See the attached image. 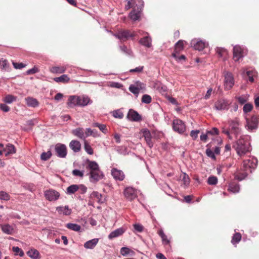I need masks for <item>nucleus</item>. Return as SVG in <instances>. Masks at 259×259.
Segmentation results:
<instances>
[{
  "mask_svg": "<svg viewBox=\"0 0 259 259\" xmlns=\"http://www.w3.org/2000/svg\"><path fill=\"white\" fill-rule=\"evenodd\" d=\"M246 124L245 128L249 131L255 130L258 127L259 123L258 118L256 116H252L251 118H245Z\"/></svg>",
  "mask_w": 259,
  "mask_h": 259,
  "instance_id": "6",
  "label": "nucleus"
},
{
  "mask_svg": "<svg viewBox=\"0 0 259 259\" xmlns=\"http://www.w3.org/2000/svg\"><path fill=\"white\" fill-rule=\"evenodd\" d=\"M246 54V50L240 46H235L233 48V59L234 61H239Z\"/></svg>",
  "mask_w": 259,
  "mask_h": 259,
  "instance_id": "7",
  "label": "nucleus"
},
{
  "mask_svg": "<svg viewBox=\"0 0 259 259\" xmlns=\"http://www.w3.org/2000/svg\"><path fill=\"white\" fill-rule=\"evenodd\" d=\"M206 154L207 156H208L209 157H210L212 159H215V156L214 153L210 148H207L206 150Z\"/></svg>",
  "mask_w": 259,
  "mask_h": 259,
  "instance_id": "60",
  "label": "nucleus"
},
{
  "mask_svg": "<svg viewBox=\"0 0 259 259\" xmlns=\"http://www.w3.org/2000/svg\"><path fill=\"white\" fill-rule=\"evenodd\" d=\"M52 156V153L51 151H48L46 152H43L40 155V158L41 160L46 161L48 160Z\"/></svg>",
  "mask_w": 259,
  "mask_h": 259,
  "instance_id": "49",
  "label": "nucleus"
},
{
  "mask_svg": "<svg viewBox=\"0 0 259 259\" xmlns=\"http://www.w3.org/2000/svg\"><path fill=\"white\" fill-rule=\"evenodd\" d=\"M69 147L74 152H78L81 149V144L77 140H72L69 143Z\"/></svg>",
  "mask_w": 259,
  "mask_h": 259,
  "instance_id": "25",
  "label": "nucleus"
},
{
  "mask_svg": "<svg viewBox=\"0 0 259 259\" xmlns=\"http://www.w3.org/2000/svg\"><path fill=\"white\" fill-rule=\"evenodd\" d=\"M85 135L86 138L90 136H92L94 137H97L99 136V134L97 130H92L91 128H86Z\"/></svg>",
  "mask_w": 259,
  "mask_h": 259,
  "instance_id": "40",
  "label": "nucleus"
},
{
  "mask_svg": "<svg viewBox=\"0 0 259 259\" xmlns=\"http://www.w3.org/2000/svg\"><path fill=\"white\" fill-rule=\"evenodd\" d=\"M112 115L116 118L122 119L123 117V113L121 109L114 110L112 112Z\"/></svg>",
  "mask_w": 259,
  "mask_h": 259,
  "instance_id": "44",
  "label": "nucleus"
},
{
  "mask_svg": "<svg viewBox=\"0 0 259 259\" xmlns=\"http://www.w3.org/2000/svg\"><path fill=\"white\" fill-rule=\"evenodd\" d=\"M0 63L2 69L7 70L9 68V64L7 60L2 59L0 61Z\"/></svg>",
  "mask_w": 259,
  "mask_h": 259,
  "instance_id": "57",
  "label": "nucleus"
},
{
  "mask_svg": "<svg viewBox=\"0 0 259 259\" xmlns=\"http://www.w3.org/2000/svg\"><path fill=\"white\" fill-rule=\"evenodd\" d=\"M55 152L58 157L65 158L67 154V147L65 144L57 143L55 146Z\"/></svg>",
  "mask_w": 259,
  "mask_h": 259,
  "instance_id": "11",
  "label": "nucleus"
},
{
  "mask_svg": "<svg viewBox=\"0 0 259 259\" xmlns=\"http://www.w3.org/2000/svg\"><path fill=\"white\" fill-rule=\"evenodd\" d=\"M139 3V5L138 6L136 5V6L134 7L132 11L129 14L130 18L134 21L138 20L140 17L141 12L144 7V2L143 0H140Z\"/></svg>",
  "mask_w": 259,
  "mask_h": 259,
  "instance_id": "5",
  "label": "nucleus"
},
{
  "mask_svg": "<svg viewBox=\"0 0 259 259\" xmlns=\"http://www.w3.org/2000/svg\"><path fill=\"white\" fill-rule=\"evenodd\" d=\"M56 210L60 214H63L65 215H69L71 213L72 210L69 208L68 206H58L56 208Z\"/></svg>",
  "mask_w": 259,
  "mask_h": 259,
  "instance_id": "23",
  "label": "nucleus"
},
{
  "mask_svg": "<svg viewBox=\"0 0 259 259\" xmlns=\"http://www.w3.org/2000/svg\"><path fill=\"white\" fill-rule=\"evenodd\" d=\"M152 101L150 96L145 94L142 96V102L145 104H149Z\"/></svg>",
  "mask_w": 259,
  "mask_h": 259,
  "instance_id": "54",
  "label": "nucleus"
},
{
  "mask_svg": "<svg viewBox=\"0 0 259 259\" xmlns=\"http://www.w3.org/2000/svg\"><path fill=\"white\" fill-rule=\"evenodd\" d=\"M257 164V160L255 157L244 160L240 170L237 171L235 175V179L238 181L244 179L249 172H252V169L256 168Z\"/></svg>",
  "mask_w": 259,
  "mask_h": 259,
  "instance_id": "2",
  "label": "nucleus"
},
{
  "mask_svg": "<svg viewBox=\"0 0 259 259\" xmlns=\"http://www.w3.org/2000/svg\"><path fill=\"white\" fill-rule=\"evenodd\" d=\"M241 236L240 234L236 233L233 235L231 242L233 244H235V243H238L241 240Z\"/></svg>",
  "mask_w": 259,
  "mask_h": 259,
  "instance_id": "51",
  "label": "nucleus"
},
{
  "mask_svg": "<svg viewBox=\"0 0 259 259\" xmlns=\"http://www.w3.org/2000/svg\"><path fill=\"white\" fill-rule=\"evenodd\" d=\"M249 138L247 136H240L239 139L233 143V147L238 155L241 156L250 151V143L248 141Z\"/></svg>",
  "mask_w": 259,
  "mask_h": 259,
  "instance_id": "4",
  "label": "nucleus"
},
{
  "mask_svg": "<svg viewBox=\"0 0 259 259\" xmlns=\"http://www.w3.org/2000/svg\"><path fill=\"white\" fill-rule=\"evenodd\" d=\"M84 150L86 151V152L90 155H93L94 153L93 148L86 142L84 143Z\"/></svg>",
  "mask_w": 259,
  "mask_h": 259,
  "instance_id": "55",
  "label": "nucleus"
},
{
  "mask_svg": "<svg viewBox=\"0 0 259 259\" xmlns=\"http://www.w3.org/2000/svg\"><path fill=\"white\" fill-rule=\"evenodd\" d=\"M26 104L29 107H36L38 106V102L33 98L28 97L25 99Z\"/></svg>",
  "mask_w": 259,
  "mask_h": 259,
  "instance_id": "33",
  "label": "nucleus"
},
{
  "mask_svg": "<svg viewBox=\"0 0 259 259\" xmlns=\"http://www.w3.org/2000/svg\"><path fill=\"white\" fill-rule=\"evenodd\" d=\"M216 52L220 57L223 58L225 59L228 54V52L226 49L223 48H217L216 49Z\"/></svg>",
  "mask_w": 259,
  "mask_h": 259,
  "instance_id": "38",
  "label": "nucleus"
},
{
  "mask_svg": "<svg viewBox=\"0 0 259 259\" xmlns=\"http://www.w3.org/2000/svg\"><path fill=\"white\" fill-rule=\"evenodd\" d=\"M172 128L175 132L182 134L186 131V125L182 120L177 118L172 121Z\"/></svg>",
  "mask_w": 259,
  "mask_h": 259,
  "instance_id": "10",
  "label": "nucleus"
},
{
  "mask_svg": "<svg viewBox=\"0 0 259 259\" xmlns=\"http://www.w3.org/2000/svg\"><path fill=\"white\" fill-rule=\"evenodd\" d=\"M123 194L125 197L130 201L135 199L137 196L136 190L132 187H126Z\"/></svg>",
  "mask_w": 259,
  "mask_h": 259,
  "instance_id": "13",
  "label": "nucleus"
},
{
  "mask_svg": "<svg viewBox=\"0 0 259 259\" xmlns=\"http://www.w3.org/2000/svg\"><path fill=\"white\" fill-rule=\"evenodd\" d=\"M207 183L210 185H215L218 183V179L215 176H210L207 179Z\"/></svg>",
  "mask_w": 259,
  "mask_h": 259,
  "instance_id": "53",
  "label": "nucleus"
},
{
  "mask_svg": "<svg viewBox=\"0 0 259 259\" xmlns=\"http://www.w3.org/2000/svg\"><path fill=\"white\" fill-rule=\"evenodd\" d=\"M10 196L6 192L0 191V199L8 201L10 200Z\"/></svg>",
  "mask_w": 259,
  "mask_h": 259,
  "instance_id": "52",
  "label": "nucleus"
},
{
  "mask_svg": "<svg viewBox=\"0 0 259 259\" xmlns=\"http://www.w3.org/2000/svg\"><path fill=\"white\" fill-rule=\"evenodd\" d=\"M143 134V137L147 144V145L151 148L153 146V143L152 141V136L150 132L147 128H144L141 131Z\"/></svg>",
  "mask_w": 259,
  "mask_h": 259,
  "instance_id": "15",
  "label": "nucleus"
},
{
  "mask_svg": "<svg viewBox=\"0 0 259 259\" xmlns=\"http://www.w3.org/2000/svg\"><path fill=\"white\" fill-rule=\"evenodd\" d=\"M228 107V102L224 99L219 100L215 103V108L218 110H227Z\"/></svg>",
  "mask_w": 259,
  "mask_h": 259,
  "instance_id": "19",
  "label": "nucleus"
},
{
  "mask_svg": "<svg viewBox=\"0 0 259 259\" xmlns=\"http://www.w3.org/2000/svg\"><path fill=\"white\" fill-rule=\"evenodd\" d=\"M99 239L94 238L90 240L87 241L84 244V247L86 249H93L98 244Z\"/></svg>",
  "mask_w": 259,
  "mask_h": 259,
  "instance_id": "29",
  "label": "nucleus"
},
{
  "mask_svg": "<svg viewBox=\"0 0 259 259\" xmlns=\"http://www.w3.org/2000/svg\"><path fill=\"white\" fill-rule=\"evenodd\" d=\"M228 190L233 193H238L240 190L239 184L235 183H231L229 185Z\"/></svg>",
  "mask_w": 259,
  "mask_h": 259,
  "instance_id": "35",
  "label": "nucleus"
},
{
  "mask_svg": "<svg viewBox=\"0 0 259 259\" xmlns=\"http://www.w3.org/2000/svg\"><path fill=\"white\" fill-rule=\"evenodd\" d=\"M252 105L250 103L245 104L243 108V111L244 113L250 112L252 109Z\"/></svg>",
  "mask_w": 259,
  "mask_h": 259,
  "instance_id": "56",
  "label": "nucleus"
},
{
  "mask_svg": "<svg viewBox=\"0 0 259 259\" xmlns=\"http://www.w3.org/2000/svg\"><path fill=\"white\" fill-rule=\"evenodd\" d=\"M66 69V66H54L51 68L50 71L53 73L61 74L65 72Z\"/></svg>",
  "mask_w": 259,
  "mask_h": 259,
  "instance_id": "31",
  "label": "nucleus"
},
{
  "mask_svg": "<svg viewBox=\"0 0 259 259\" xmlns=\"http://www.w3.org/2000/svg\"><path fill=\"white\" fill-rule=\"evenodd\" d=\"M93 126L94 127H98L100 129V130L104 134H106L108 132L106 125L105 124L95 122L93 124Z\"/></svg>",
  "mask_w": 259,
  "mask_h": 259,
  "instance_id": "41",
  "label": "nucleus"
},
{
  "mask_svg": "<svg viewBox=\"0 0 259 259\" xmlns=\"http://www.w3.org/2000/svg\"><path fill=\"white\" fill-rule=\"evenodd\" d=\"M70 80V78L66 74H63L60 77H55L54 80L57 82L66 83Z\"/></svg>",
  "mask_w": 259,
  "mask_h": 259,
  "instance_id": "36",
  "label": "nucleus"
},
{
  "mask_svg": "<svg viewBox=\"0 0 259 259\" xmlns=\"http://www.w3.org/2000/svg\"><path fill=\"white\" fill-rule=\"evenodd\" d=\"M136 85H135L133 84H131L129 87V91L134 94L135 96L137 97L138 96L140 91L139 90V88L138 87H136Z\"/></svg>",
  "mask_w": 259,
  "mask_h": 259,
  "instance_id": "45",
  "label": "nucleus"
},
{
  "mask_svg": "<svg viewBox=\"0 0 259 259\" xmlns=\"http://www.w3.org/2000/svg\"><path fill=\"white\" fill-rule=\"evenodd\" d=\"M84 171L83 170H80L79 169H75L72 170V174L75 177L79 178H83L84 176Z\"/></svg>",
  "mask_w": 259,
  "mask_h": 259,
  "instance_id": "48",
  "label": "nucleus"
},
{
  "mask_svg": "<svg viewBox=\"0 0 259 259\" xmlns=\"http://www.w3.org/2000/svg\"><path fill=\"white\" fill-rule=\"evenodd\" d=\"M234 85V79L232 73L226 72L224 73V88L226 90H230Z\"/></svg>",
  "mask_w": 259,
  "mask_h": 259,
  "instance_id": "8",
  "label": "nucleus"
},
{
  "mask_svg": "<svg viewBox=\"0 0 259 259\" xmlns=\"http://www.w3.org/2000/svg\"><path fill=\"white\" fill-rule=\"evenodd\" d=\"M242 73L243 76H245L246 74L248 77L249 81L252 82L254 81L253 77L256 75V73L255 70L246 71L245 69H243Z\"/></svg>",
  "mask_w": 259,
  "mask_h": 259,
  "instance_id": "32",
  "label": "nucleus"
},
{
  "mask_svg": "<svg viewBox=\"0 0 259 259\" xmlns=\"http://www.w3.org/2000/svg\"><path fill=\"white\" fill-rule=\"evenodd\" d=\"M16 99V97L12 95H8L5 97L4 101L7 104H11L15 101Z\"/></svg>",
  "mask_w": 259,
  "mask_h": 259,
  "instance_id": "43",
  "label": "nucleus"
},
{
  "mask_svg": "<svg viewBox=\"0 0 259 259\" xmlns=\"http://www.w3.org/2000/svg\"><path fill=\"white\" fill-rule=\"evenodd\" d=\"M12 250L15 253L16 255H19L20 257L24 255V251L18 246H13Z\"/></svg>",
  "mask_w": 259,
  "mask_h": 259,
  "instance_id": "47",
  "label": "nucleus"
},
{
  "mask_svg": "<svg viewBox=\"0 0 259 259\" xmlns=\"http://www.w3.org/2000/svg\"><path fill=\"white\" fill-rule=\"evenodd\" d=\"M228 124L229 130L226 129L225 127H222V133L226 135L229 139L232 140L233 139L231 134L234 135L236 138L241 135L242 132L241 123L238 117L229 119Z\"/></svg>",
  "mask_w": 259,
  "mask_h": 259,
  "instance_id": "3",
  "label": "nucleus"
},
{
  "mask_svg": "<svg viewBox=\"0 0 259 259\" xmlns=\"http://www.w3.org/2000/svg\"><path fill=\"white\" fill-rule=\"evenodd\" d=\"M178 53L174 52L172 54V56L177 61L179 62L181 61L182 60H185L186 59V57L184 55H181L180 56H178L177 54Z\"/></svg>",
  "mask_w": 259,
  "mask_h": 259,
  "instance_id": "59",
  "label": "nucleus"
},
{
  "mask_svg": "<svg viewBox=\"0 0 259 259\" xmlns=\"http://www.w3.org/2000/svg\"><path fill=\"white\" fill-rule=\"evenodd\" d=\"M207 45L208 44L207 42L197 38L192 39L191 42V47L199 51H202Z\"/></svg>",
  "mask_w": 259,
  "mask_h": 259,
  "instance_id": "14",
  "label": "nucleus"
},
{
  "mask_svg": "<svg viewBox=\"0 0 259 259\" xmlns=\"http://www.w3.org/2000/svg\"><path fill=\"white\" fill-rule=\"evenodd\" d=\"M45 196L50 201H56L60 197L59 193L53 189L46 190L44 192Z\"/></svg>",
  "mask_w": 259,
  "mask_h": 259,
  "instance_id": "12",
  "label": "nucleus"
},
{
  "mask_svg": "<svg viewBox=\"0 0 259 259\" xmlns=\"http://www.w3.org/2000/svg\"><path fill=\"white\" fill-rule=\"evenodd\" d=\"M93 101L90 97L87 95L79 96V106L85 107L88 105L92 104Z\"/></svg>",
  "mask_w": 259,
  "mask_h": 259,
  "instance_id": "20",
  "label": "nucleus"
},
{
  "mask_svg": "<svg viewBox=\"0 0 259 259\" xmlns=\"http://www.w3.org/2000/svg\"><path fill=\"white\" fill-rule=\"evenodd\" d=\"M38 72H39L38 69L37 67H36L35 66H34L33 68L28 70L26 71V74L27 75L33 74H35Z\"/></svg>",
  "mask_w": 259,
  "mask_h": 259,
  "instance_id": "64",
  "label": "nucleus"
},
{
  "mask_svg": "<svg viewBox=\"0 0 259 259\" xmlns=\"http://www.w3.org/2000/svg\"><path fill=\"white\" fill-rule=\"evenodd\" d=\"M125 229L123 227L118 228L110 233L108 235V238L109 239H113V238L120 236L125 232Z\"/></svg>",
  "mask_w": 259,
  "mask_h": 259,
  "instance_id": "21",
  "label": "nucleus"
},
{
  "mask_svg": "<svg viewBox=\"0 0 259 259\" xmlns=\"http://www.w3.org/2000/svg\"><path fill=\"white\" fill-rule=\"evenodd\" d=\"M78 190V185L73 184L67 187L66 193L68 195H71L75 193Z\"/></svg>",
  "mask_w": 259,
  "mask_h": 259,
  "instance_id": "37",
  "label": "nucleus"
},
{
  "mask_svg": "<svg viewBox=\"0 0 259 259\" xmlns=\"http://www.w3.org/2000/svg\"><path fill=\"white\" fill-rule=\"evenodd\" d=\"M79 96H70L69 97L67 102V105L70 108L75 106H79Z\"/></svg>",
  "mask_w": 259,
  "mask_h": 259,
  "instance_id": "18",
  "label": "nucleus"
},
{
  "mask_svg": "<svg viewBox=\"0 0 259 259\" xmlns=\"http://www.w3.org/2000/svg\"><path fill=\"white\" fill-rule=\"evenodd\" d=\"M2 231L7 234L11 235L14 233L13 227L9 224L1 225Z\"/></svg>",
  "mask_w": 259,
  "mask_h": 259,
  "instance_id": "28",
  "label": "nucleus"
},
{
  "mask_svg": "<svg viewBox=\"0 0 259 259\" xmlns=\"http://www.w3.org/2000/svg\"><path fill=\"white\" fill-rule=\"evenodd\" d=\"M27 255L32 259H40V255L39 251L34 248H31L26 252Z\"/></svg>",
  "mask_w": 259,
  "mask_h": 259,
  "instance_id": "24",
  "label": "nucleus"
},
{
  "mask_svg": "<svg viewBox=\"0 0 259 259\" xmlns=\"http://www.w3.org/2000/svg\"><path fill=\"white\" fill-rule=\"evenodd\" d=\"M72 133L74 136L81 139L85 140L86 138L85 132L84 133L83 129L82 128L79 127L75 128L72 131Z\"/></svg>",
  "mask_w": 259,
  "mask_h": 259,
  "instance_id": "27",
  "label": "nucleus"
},
{
  "mask_svg": "<svg viewBox=\"0 0 259 259\" xmlns=\"http://www.w3.org/2000/svg\"><path fill=\"white\" fill-rule=\"evenodd\" d=\"M119 48L120 50L126 55L131 56L133 55V53L132 50L130 49H128L125 46H121L119 47Z\"/></svg>",
  "mask_w": 259,
  "mask_h": 259,
  "instance_id": "46",
  "label": "nucleus"
},
{
  "mask_svg": "<svg viewBox=\"0 0 259 259\" xmlns=\"http://www.w3.org/2000/svg\"><path fill=\"white\" fill-rule=\"evenodd\" d=\"M91 197L96 198L99 202L102 203L103 201L102 200V195L97 191H94L91 194Z\"/></svg>",
  "mask_w": 259,
  "mask_h": 259,
  "instance_id": "50",
  "label": "nucleus"
},
{
  "mask_svg": "<svg viewBox=\"0 0 259 259\" xmlns=\"http://www.w3.org/2000/svg\"><path fill=\"white\" fill-rule=\"evenodd\" d=\"M12 64L14 67L16 69H21L26 66V64H24L22 63H16L13 62Z\"/></svg>",
  "mask_w": 259,
  "mask_h": 259,
  "instance_id": "61",
  "label": "nucleus"
},
{
  "mask_svg": "<svg viewBox=\"0 0 259 259\" xmlns=\"http://www.w3.org/2000/svg\"><path fill=\"white\" fill-rule=\"evenodd\" d=\"M139 42L142 46L148 48L152 47V38L148 35L141 38Z\"/></svg>",
  "mask_w": 259,
  "mask_h": 259,
  "instance_id": "22",
  "label": "nucleus"
},
{
  "mask_svg": "<svg viewBox=\"0 0 259 259\" xmlns=\"http://www.w3.org/2000/svg\"><path fill=\"white\" fill-rule=\"evenodd\" d=\"M66 227L71 230L78 232L81 229V227L78 224L73 223H68L66 224Z\"/></svg>",
  "mask_w": 259,
  "mask_h": 259,
  "instance_id": "39",
  "label": "nucleus"
},
{
  "mask_svg": "<svg viewBox=\"0 0 259 259\" xmlns=\"http://www.w3.org/2000/svg\"><path fill=\"white\" fill-rule=\"evenodd\" d=\"M157 233L160 236L163 245H167L169 244L170 240L167 238V236L164 234L162 229L159 230Z\"/></svg>",
  "mask_w": 259,
  "mask_h": 259,
  "instance_id": "34",
  "label": "nucleus"
},
{
  "mask_svg": "<svg viewBox=\"0 0 259 259\" xmlns=\"http://www.w3.org/2000/svg\"><path fill=\"white\" fill-rule=\"evenodd\" d=\"M111 175L115 180H118L119 181H123L125 178V175L123 172L122 170H119L116 168H113L112 169Z\"/></svg>",
  "mask_w": 259,
  "mask_h": 259,
  "instance_id": "17",
  "label": "nucleus"
},
{
  "mask_svg": "<svg viewBox=\"0 0 259 259\" xmlns=\"http://www.w3.org/2000/svg\"><path fill=\"white\" fill-rule=\"evenodd\" d=\"M127 118L132 121H139L141 120V116L136 111L133 109H130L127 115Z\"/></svg>",
  "mask_w": 259,
  "mask_h": 259,
  "instance_id": "16",
  "label": "nucleus"
},
{
  "mask_svg": "<svg viewBox=\"0 0 259 259\" xmlns=\"http://www.w3.org/2000/svg\"><path fill=\"white\" fill-rule=\"evenodd\" d=\"M16 151L15 146L11 144H8L6 145V147L4 148V151L5 152V155L6 156L15 153Z\"/></svg>",
  "mask_w": 259,
  "mask_h": 259,
  "instance_id": "30",
  "label": "nucleus"
},
{
  "mask_svg": "<svg viewBox=\"0 0 259 259\" xmlns=\"http://www.w3.org/2000/svg\"><path fill=\"white\" fill-rule=\"evenodd\" d=\"M182 181L185 186L187 187L189 185L190 179L188 175H187L186 173L184 174Z\"/></svg>",
  "mask_w": 259,
  "mask_h": 259,
  "instance_id": "58",
  "label": "nucleus"
},
{
  "mask_svg": "<svg viewBox=\"0 0 259 259\" xmlns=\"http://www.w3.org/2000/svg\"><path fill=\"white\" fill-rule=\"evenodd\" d=\"M116 38L120 39L121 41H125L130 37H133L137 35L135 32L131 33L130 31L127 30H123L119 31L116 33L113 34Z\"/></svg>",
  "mask_w": 259,
  "mask_h": 259,
  "instance_id": "9",
  "label": "nucleus"
},
{
  "mask_svg": "<svg viewBox=\"0 0 259 259\" xmlns=\"http://www.w3.org/2000/svg\"><path fill=\"white\" fill-rule=\"evenodd\" d=\"M184 41L182 40H179L175 45V50L174 52L179 53L183 49Z\"/></svg>",
  "mask_w": 259,
  "mask_h": 259,
  "instance_id": "42",
  "label": "nucleus"
},
{
  "mask_svg": "<svg viewBox=\"0 0 259 259\" xmlns=\"http://www.w3.org/2000/svg\"><path fill=\"white\" fill-rule=\"evenodd\" d=\"M86 169L89 170L87 175L89 176L90 182L96 183L104 177L103 172L101 170L98 163L95 161L87 160Z\"/></svg>",
  "mask_w": 259,
  "mask_h": 259,
  "instance_id": "1",
  "label": "nucleus"
},
{
  "mask_svg": "<svg viewBox=\"0 0 259 259\" xmlns=\"http://www.w3.org/2000/svg\"><path fill=\"white\" fill-rule=\"evenodd\" d=\"M135 230L138 232H142L143 231V226L140 224H135L133 225Z\"/></svg>",
  "mask_w": 259,
  "mask_h": 259,
  "instance_id": "62",
  "label": "nucleus"
},
{
  "mask_svg": "<svg viewBox=\"0 0 259 259\" xmlns=\"http://www.w3.org/2000/svg\"><path fill=\"white\" fill-rule=\"evenodd\" d=\"M120 253L123 256H133L135 254L134 251L127 247H121L120 249Z\"/></svg>",
  "mask_w": 259,
  "mask_h": 259,
  "instance_id": "26",
  "label": "nucleus"
},
{
  "mask_svg": "<svg viewBox=\"0 0 259 259\" xmlns=\"http://www.w3.org/2000/svg\"><path fill=\"white\" fill-rule=\"evenodd\" d=\"M237 99L239 103L241 104H244L247 100V97L246 96H241L237 98Z\"/></svg>",
  "mask_w": 259,
  "mask_h": 259,
  "instance_id": "63",
  "label": "nucleus"
}]
</instances>
